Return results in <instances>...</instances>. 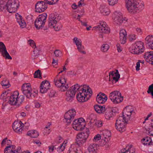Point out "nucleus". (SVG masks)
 Instances as JSON below:
<instances>
[{"mask_svg": "<svg viewBox=\"0 0 153 153\" xmlns=\"http://www.w3.org/2000/svg\"><path fill=\"white\" fill-rule=\"evenodd\" d=\"M146 132L149 133V135L150 136H153V128L151 126L150 128H148V130H146Z\"/></svg>", "mask_w": 153, "mask_h": 153, "instance_id": "obj_55", "label": "nucleus"}, {"mask_svg": "<svg viewBox=\"0 0 153 153\" xmlns=\"http://www.w3.org/2000/svg\"><path fill=\"white\" fill-rule=\"evenodd\" d=\"M144 58L147 62L153 65V51L146 52L144 55Z\"/></svg>", "mask_w": 153, "mask_h": 153, "instance_id": "obj_19", "label": "nucleus"}, {"mask_svg": "<svg viewBox=\"0 0 153 153\" xmlns=\"http://www.w3.org/2000/svg\"><path fill=\"white\" fill-rule=\"evenodd\" d=\"M115 77H113V80H115V82H117L120 78V74H119L118 70H116V72H114Z\"/></svg>", "mask_w": 153, "mask_h": 153, "instance_id": "obj_46", "label": "nucleus"}, {"mask_svg": "<svg viewBox=\"0 0 153 153\" xmlns=\"http://www.w3.org/2000/svg\"><path fill=\"white\" fill-rule=\"evenodd\" d=\"M126 6L130 13H134L142 10L144 7L143 4L139 3L136 0H126Z\"/></svg>", "mask_w": 153, "mask_h": 153, "instance_id": "obj_1", "label": "nucleus"}, {"mask_svg": "<svg viewBox=\"0 0 153 153\" xmlns=\"http://www.w3.org/2000/svg\"><path fill=\"white\" fill-rule=\"evenodd\" d=\"M35 25L36 28L38 30L42 29L44 26L45 24L42 22L41 20L36 19L35 21Z\"/></svg>", "mask_w": 153, "mask_h": 153, "instance_id": "obj_28", "label": "nucleus"}, {"mask_svg": "<svg viewBox=\"0 0 153 153\" xmlns=\"http://www.w3.org/2000/svg\"><path fill=\"white\" fill-rule=\"evenodd\" d=\"M109 140H110V139H106L103 138H102V139L101 141V143L102 146H103L106 145L107 147H108L109 145L108 143V142Z\"/></svg>", "mask_w": 153, "mask_h": 153, "instance_id": "obj_47", "label": "nucleus"}, {"mask_svg": "<svg viewBox=\"0 0 153 153\" xmlns=\"http://www.w3.org/2000/svg\"><path fill=\"white\" fill-rule=\"evenodd\" d=\"M102 136L101 134H97L94 136L93 139V140L94 141L96 142L100 140Z\"/></svg>", "mask_w": 153, "mask_h": 153, "instance_id": "obj_52", "label": "nucleus"}, {"mask_svg": "<svg viewBox=\"0 0 153 153\" xmlns=\"http://www.w3.org/2000/svg\"><path fill=\"white\" fill-rule=\"evenodd\" d=\"M101 13L104 15H107L110 13V10L107 7L104 6H101L100 8Z\"/></svg>", "mask_w": 153, "mask_h": 153, "instance_id": "obj_30", "label": "nucleus"}, {"mask_svg": "<svg viewBox=\"0 0 153 153\" xmlns=\"http://www.w3.org/2000/svg\"><path fill=\"white\" fill-rule=\"evenodd\" d=\"M131 149H124L121 150L120 153H133V152H131Z\"/></svg>", "mask_w": 153, "mask_h": 153, "instance_id": "obj_56", "label": "nucleus"}, {"mask_svg": "<svg viewBox=\"0 0 153 153\" xmlns=\"http://www.w3.org/2000/svg\"><path fill=\"white\" fill-rule=\"evenodd\" d=\"M63 71H61L57 75L56 77L54 79V81L55 85L59 88V90L61 91H66L69 87L68 84L66 83V80L65 78L61 77L59 79L57 78L58 75Z\"/></svg>", "mask_w": 153, "mask_h": 153, "instance_id": "obj_3", "label": "nucleus"}, {"mask_svg": "<svg viewBox=\"0 0 153 153\" xmlns=\"http://www.w3.org/2000/svg\"><path fill=\"white\" fill-rule=\"evenodd\" d=\"M61 17L59 14H54L50 15L49 16L48 21V27L52 28L56 26V24L60 20Z\"/></svg>", "mask_w": 153, "mask_h": 153, "instance_id": "obj_8", "label": "nucleus"}, {"mask_svg": "<svg viewBox=\"0 0 153 153\" xmlns=\"http://www.w3.org/2000/svg\"><path fill=\"white\" fill-rule=\"evenodd\" d=\"M76 112L74 109H71L66 112L64 115V118L66 122L70 124L74 120L76 115Z\"/></svg>", "mask_w": 153, "mask_h": 153, "instance_id": "obj_14", "label": "nucleus"}, {"mask_svg": "<svg viewBox=\"0 0 153 153\" xmlns=\"http://www.w3.org/2000/svg\"><path fill=\"white\" fill-rule=\"evenodd\" d=\"M28 42L30 45L33 48L36 47L35 43L32 40L30 39L28 40Z\"/></svg>", "mask_w": 153, "mask_h": 153, "instance_id": "obj_57", "label": "nucleus"}, {"mask_svg": "<svg viewBox=\"0 0 153 153\" xmlns=\"http://www.w3.org/2000/svg\"><path fill=\"white\" fill-rule=\"evenodd\" d=\"M56 91L54 90H52L49 94V96L50 97H53L55 96Z\"/></svg>", "mask_w": 153, "mask_h": 153, "instance_id": "obj_63", "label": "nucleus"}, {"mask_svg": "<svg viewBox=\"0 0 153 153\" xmlns=\"http://www.w3.org/2000/svg\"><path fill=\"white\" fill-rule=\"evenodd\" d=\"M98 105H94V108L96 111L99 114H104L105 112V107Z\"/></svg>", "mask_w": 153, "mask_h": 153, "instance_id": "obj_24", "label": "nucleus"}, {"mask_svg": "<svg viewBox=\"0 0 153 153\" xmlns=\"http://www.w3.org/2000/svg\"><path fill=\"white\" fill-rule=\"evenodd\" d=\"M107 96L105 97H102L100 95H97L96 97V100L97 102L100 104H103L106 102L107 100Z\"/></svg>", "mask_w": 153, "mask_h": 153, "instance_id": "obj_35", "label": "nucleus"}, {"mask_svg": "<svg viewBox=\"0 0 153 153\" xmlns=\"http://www.w3.org/2000/svg\"><path fill=\"white\" fill-rule=\"evenodd\" d=\"M25 124H23L21 121H15L13 123L12 127L13 130L15 132L20 134L22 133Z\"/></svg>", "mask_w": 153, "mask_h": 153, "instance_id": "obj_17", "label": "nucleus"}, {"mask_svg": "<svg viewBox=\"0 0 153 153\" xmlns=\"http://www.w3.org/2000/svg\"><path fill=\"white\" fill-rule=\"evenodd\" d=\"M80 91L85 90V92L88 94H92V91L91 88L89 87V86L84 85L83 86H80Z\"/></svg>", "mask_w": 153, "mask_h": 153, "instance_id": "obj_34", "label": "nucleus"}, {"mask_svg": "<svg viewBox=\"0 0 153 153\" xmlns=\"http://www.w3.org/2000/svg\"><path fill=\"white\" fill-rule=\"evenodd\" d=\"M62 25H58V24H56V26L54 27H52V28H54L56 31H58L59 30L62 28Z\"/></svg>", "mask_w": 153, "mask_h": 153, "instance_id": "obj_60", "label": "nucleus"}, {"mask_svg": "<svg viewBox=\"0 0 153 153\" xmlns=\"http://www.w3.org/2000/svg\"><path fill=\"white\" fill-rule=\"evenodd\" d=\"M40 49H38L36 47L34 48L33 51V53L32 57L33 59H34L35 58H38L39 56L40 55Z\"/></svg>", "mask_w": 153, "mask_h": 153, "instance_id": "obj_37", "label": "nucleus"}, {"mask_svg": "<svg viewBox=\"0 0 153 153\" xmlns=\"http://www.w3.org/2000/svg\"><path fill=\"white\" fill-rule=\"evenodd\" d=\"M108 1L109 5L113 6L117 3L118 0H108Z\"/></svg>", "mask_w": 153, "mask_h": 153, "instance_id": "obj_53", "label": "nucleus"}, {"mask_svg": "<svg viewBox=\"0 0 153 153\" xmlns=\"http://www.w3.org/2000/svg\"><path fill=\"white\" fill-rule=\"evenodd\" d=\"M85 90L80 91L76 95V98L79 102H84L87 101L91 97L92 94H88L85 92Z\"/></svg>", "mask_w": 153, "mask_h": 153, "instance_id": "obj_13", "label": "nucleus"}, {"mask_svg": "<svg viewBox=\"0 0 153 153\" xmlns=\"http://www.w3.org/2000/svg\"><path fill=\"white\" fill-rule=\"evenodd\" d=\"M93 28L94 30L97 29L101 33L108 34L110 32L109 28L106 26V24L105 22H101L99 25L93 27Z\"/></svg>", "mask_w": 153, "mask_h": 153, "instance_id": "obj_16", "label": "nucleus"}, {"mask_svg": "<svg viewBox=\"0 0 153 153\" xmlns=\"http://www.w3.org/2000/svg\"><path fill=\"white\" fill-rule=\"evenodd\" d=\"M147 92L149 94H150L152 96V98H153V84L149 85Z\"/></svg>", "mask_w": 153, "mask_h": 153, "instance_id": "obj_48", "label": "nucleus"}, {"mask_svg": "<svg viewBox=\"0 0 153 153\" xmlns=\"http://www.w3.org/2000/svg\"><path fill=\"white\" fill-rule=\"evenodd\" d=\"M80 90V86L78 84H76L71 87L70 89L68 91H70L72 93H74L75 94L77 91L79 92Z\"/></svg>", "mask_w": 153, "mask_h": 153, "instance_id": "obj_32", "label": "nucleus"}, {"mask_svg": "<svg viewBox=\"0 0 153 153\" xmlns=\"http://www.w3.org/2000/svg\"><path fill=\"white\" fill-rule=\"evenodd\" d=\"M104 116L106 119L110 120L112 119L114 116L113 111L110 109H105Z\"/></svg>", "mask_w": 153, "mask_h": 153, "instance_id": "obj_22", "label": "nucleus"}, {"mask_svg": "<svg viewBox=\"0 0 153 153\" xmlns=\"http://www.w3.org/2000/svg\"><path fill=\"white\" fill-rule=\"evenodd\" d=\"M109 46L107 44H104L101 47V50L102 51L105 52H107L109 48Z\"/></svg>", "mask_w": 153, "mask_h": 153, "instance_id": "obj_44", "label": "nucleus"}, {"mask_svg": "<svg viewBox=\"0 0 153 153\" xmlns=\"http://www.w3.org/2000/svg\"><path fill=\"white\" fill-rule=\"evenodd\" d=\"M38 1L35 4L36 11L38 13L44 12L47 8V4L49 5L56 4L58 0H44Z\"/></svg>", "mask_w": 153, "mask_h": 153, "instance_id": "obj_2", "label": "nucleus"}, {"mask_svg": "<svg viewBox=\"0 0 153 153\" xmlns=\"http://www.w3.org/2000/svg\"><path fill=\"white\" fill-rule=\"evenodd\" d=\"M34 76L35 78L42 79V77L40 70L38 69L36 71L34 74Z\"/></svg>", "mask_w": 153, "mask_h": 153, "instance_id": "obj_45", "label": "nucleus"}, {"mask_svg": "<svg viewBox=\"0 0 153 153\" xmlns=\"http://www.w3.org/2000/svg\"><path fill=\"white\" fill-rule=\"evenodd\" d=\"M113 19L114 23L118 25H121L122 23H125L127 20L126 18L123 19L121 13L116 11L114 13Z\"/></svg>", "mask_w": 153, "mask_h": 153, "instance_id": "obj_12", "label": "nucleus"}, {"mask_svg": "<svg viewBox=\"0 0 153 153\" xmlns=\"http://www.w3.org/2000/svg\"><path fill=\"white\" fill-rule=\"evenodd\" d=\"M142 142L144 145H152V143L151 139L149 137L144 138L142 140Z\"/></svg>", "mask_w": 153, "mask_h": 153, "instance_id": "obj_33", "label": "nucleus"}, {"mask_svg": "<svg viewBox=\"0 0 153 153\" xmlns=\"http://www.w3.org/2000/svg\"><path fill=\"white\" fill-rule=\"evenodd\" d=\"M27 135L32 138H36L39 136V133L36 130H32L28 131Z\"/></svg>", "mask_w": 153, "mask_h": 153, "instance_id": "obj_31", "label": "nucleus"}, {"mask_svg": "<svg viewBox=\"0 0 153 153\" xmlns=\"http://www.w3.org/2000/svg\"><path fill=\"white\" fill-rule=\"evenodd\" d=\"M76 145H71V147L68 151V153H81L80 150H78Z\"/></svg>", "mask_w": 153, "mask_h": 153, "instance_id": "obj_29", "label": "nucleus"}, {"mask_svg": "<svg viewBox=\"0 0 153 153\" xmlns=\"http://www.w3.org/2000/svg\"><path fill=\"white\" fill-rule=\"evenodd\" d=\"M22 90L23 94L25 95L28 98H30L33 96L34 97L30 85V84L25 83L22 86Z\"/></svg>", "mask_w": 153, "mask_h": 153, "instance_id": "obj_11", "label": "nucleus"}, {"mask_svg": "<svg viewBox=\"0 0 153 153\" xmlns=\"http://www.w3.org/2000/svg\"><path fill=\"white\" fill-rule=\"evenodd\" d=\"M144 50L143 43L140 41L136 42L132 49L134 54H140L144 52Z\"/></svg>", "mask_w": 153, "mask_h": 153, "instance_id": "obj_15", "label": "nucleus"}, {"mask_svg": "<svg viewBox=\"0 0 153 153\" xmlns=\"http://www.w3.org/2000/svg\"><path fill=\"white\" fill-rule=\"evenodd\" d=\"M134 110V109L133 107L131 106H127L122 113L123 116L120 117H123L124 120H125L128 122L130 119L131 115L132 114L134 115L135 114V112Z\"/></svg>", "mask_w": 153, "mask_h": 153, "instance_id": "obj_9", "label": "nucleus"}, {"mask_svg": "<svg viewBox=\"0 0 153 153\" xmlns=\"http://www.w3.org/2000/svg\"><path fill=\"white\" fill-rule=\"evenodd\" d=\"M65 148V146H63V144H62L57 148V151L59 152H62L64 150Z\"/></svg>", "mask_w": 153, "mask_h": 153, "instance_id": "obj_58", "label": "nucleus"}, {"mask_svg": "<svg viewBox=\"0 0 153 153\" xmlns=\"http://www.w3.org/2000/svg\"><path fill=\"white\" fill-rule=\"evenodd\" d=\"M128 39L131 42L134 41L136 39V35L134 34L129 35L128 36Z\"/></svg>", "mask_w": 153, "mask_h": 153, "instance_id": "obj_54", "label": "nucleus"}, {"mask_svg": "<svg viewBox=\"0 0 153 153\" xmlns=\"http://www.w3.org/2000/svg\"><path fill=\"white\" fill-rule=\"evenodd\" d=\"M6 2L3 0H0V11L6 8Z\"/></svg>", "mask_w": 153, "mask_h": 153, "instance_id": "obj_50", "label": "nucleus"}, {"mask_svg": "<svg viewBox=\"0 0 153 153\" xmlns=\"http://www.w3.org/2000/svg\"><path fill=\"white\" fill-rule=\"evenodd\" d=\"M95 124L98 127H101L102 126L103 122L101 120L97 121Z\"/></svg>", "mask_w": 153, "mask_h": 153, "instance_id": "obj_59", "label": "nucleus"}, {"mask_svg": "<svg viewBox=\"0 0 153 153\" xmlns=\"http://www.w3.org/2000/svg\"><path fill=\"white\" fill-rule=\"evenodd\" d=\"M49 89H48L47 88H44L42 86H40V92L42 94H45L46 93Z\"/></svg>", "mask_w": 153, "mask_h": 153, "instance_id": "obj_51", "label": "nucleus"}, {"mask_svg": "<svg viewBox=\"0 0 153 153\" xmlns=\"http://www.w3.org/2000/svg\"><path fill=\"white\" fill-rule=\"evenodd\" d=\"M78 51L81 53L84 54H86V52L84 51L85 47L82 45L77 46Z\"/></svg>", "mask_w": 153, "mask_h": 153, "instance_id": "obj_42", "label": "nucleus"}, {"mask_svg": "<svg viewBox=\"0 0 153 153\" xmlns=\"http://www.w3.org/2000/svg\"><path fill=\"white\" fill-rule=\"evenodd\" d=\"M75 94L72 93L70 91H67L66 93V101L69 102H72L75 96Z\"/></svg>", "mask_w": 153, "mask_h": 153, "instance_id": "obj_26", "label": "nucleus"}, {"mask_svg": "<svg viewBox=\"0 0 153 153\" xmlns=\"http://www.w3.org/2000/svg\"><path fill=\"white\" fill-rule=\"evenodd\" d=\"M89 135L87 132H82L78 134L76 139V143L79 146H81L86 141Z\"/></svg>", "mask_w": 153, "mask_h": 153, "instance_id": "obj_10", "label": "nucleus"}, {"mask_svg": "<svg viewBox=\"0 0 153 153\" xmlns=\"http://www.w3.org/2000/svg\"><path fill=\"white\" fill-rule=\"evenodd\" d=\"M40 86L45 88H47L48 89H50V83L48 81L46 80L42 81L41 83Z\"/></svg>", "mask_w": 153, "mask_h": 153, "instance_id": "obj_41", "label": "nucleus"}, {"mask_svg": "<svg viewBox=\"0 0 153 153\" xmlns=\"http://www.w3.org/2000/svg\"><path fill=\"white\" fill-rule=\"evenodd\" d=\"M19 94V93L17 91L13 93L12 95L10 97L8 101L10 104L12 105H16L17 102L16 98H17V96H18Z\"/></svg>", "mask_w": 153, "mask_h": 153, "instance_id": "obj_20", "label": "nucleus"}, {"mask_svg": "<svg viewBox=\"0 0 153 153\" xmlns=\"http://www.w3.org/2000/svg\"><path fill=\"white\" fill-rule=\"evenodd\" d=\"M1 84L3 87L5 88H8L10 86V85L8 80L5 79L1 82Z\"/></svg>", "mask_w": 153, "mask_h": 153, "instance_id": "obj_39", "label": "nucleus"}, {"mask_svg": "<svg viewBox=\"0 0 153 153\" xmlns=\"http://www.w3.org/2000/svg\"><path fill=\"white\" fill-rule=\"evenodd\" d=\"M19 18H17V21L21 28H24L26 27V24L25 21L22 19V17L19 16Z\"/></svg>", "mask_w": 153, "mask_h": 153, "instance_id": "obj_36", "label": "nucleus"}, {"mask_svg": "<svg viewBox=\"0 0 153 153\" xmlns=\"http://www.w3.org/2000/svg\"><path fill=\"white\" fill-rule=\"evenodd\" d=\"M0 52L2 56L6 59H12V57L10 56L7 51L6 48L4 44L0 42Z\"/></svg>", "mask_w": 153, "mask_h": 153, "instance_id": "obj_18", "label": "nucleus"}, {"mask_svg": "<svg viewBox=\"0 0 153 153\" xmlns=\"http://www.w3.org/2000/svg\"><path fill=\"white\" fill-rule=\"evenodd\" d=\"M19 3L16 0H8L6 5V9L10 13L15 12L19 8Z\"/></svg>", "mask_w": 153, "mask_h": 153, "instance_id": "obj_4", "label": "nucleus"}, {"mask_svg": "<svg viewBox=\"0 0 153 153\" xmlns=\"http://www.w3.org/2000/svg\"><path fill=\"white\" fill-rule=\"evenodd\" d=\"M11 143V141L9 140H7V138L6 137L2 140L1 144L2 146H3L5 144L10 145Z\"/></svg>", "mask_w": 153, "mask_h": 153, "instance_id": "obj_43", "label": "nucleus"}, {"mask_svg": "<svg viewBox=\"0 0 153 153\" xmlns=\"http://www.w3.org/2000/svg\"><path fill=\"white\" fill-rule=\"evenodd\" d=\"M16 99L17 102L16 105H19L24 101V98L23 95H20L19 97L17 96V98H16Z\"/></svg>", "mask_w": 153, "mask_h": 153, "instance_id": "obj_40", "label": "nucleus"}, {"mask_svg": "<svg viewBox=\"0 0 153 153\" xmlns=\"http://www.w3.org/2000/svg\"><path fill=\"white\" fill-rule=\"evenodd\" d=\"M127 33L125 29H122L120 32V41L122 44H124L126 42Z\"/></svg>", "mask_w": 153, "mask_h": 153, "instance_id": "obj_21", "label": "nucleus"}, {"mask_svg": "<svg viewBox=\"0 0 153 153\" xmlns=\"http://www.w3.org/2000/svg\"><path fill=\"white\" fill-rule=\"evenodd\" d=\"M67 75L68 76H74L76 75V73L74 71H70L68 72Z\"/></svg>", "mask_w": 153, "mask_h": 153, "instance_id": "obj_64", "label": "nucleus"}, {"mask_svg": "<svg viewBox=\"0 0 153 153\" xmlns=\"http://www.w3.org/2000/svg\"><path fill=\"white\" fill-rule=\"evenodd\" d=\"M102 136V138H104L107 139H109V138L111 136V133L110 131L107 130H103L100 132Z\"/></svg>", "mask_w": 153, "mask_h": 153, "instance_id": "obj_27", "label": "nucleus"}, {"mask_svg": "<svg viewBox=\"0 0 153 153\" xmlns=\"http://www.w3.org/2000/svg\"><path fill=\"white\" fill-rule=\"evenodd\" d=\"M73 41L76 44V46L82 45L81 39H78L77 37H74L73 39Z\"/></svg>", "mask_w": 153, "mask_h": 153, "instance_id": "obj_49", "label": "nucleus"}, {"mask_svg": "<svg viewBox=\"0 0 153 153\" xmlns=\"http://www.w3.org/2000/svg\"><path fill=\"white\" fill-rule=\"evenodd\" d=\"M97 145L95 143H92L90 144L88 148L89 152L90 153H97Z\"/></svg>", "mask_w": 153, "mask_h": 153, "instance_id": "obj_25", "label": "nucleus"}, {"mask_svg": "<svg viewBox=\"0 0 153 153\" xmlns=\"http://www.w3.org/2000/svg\"><path fill=\"white\" fill-rule=\"evenodd\" d=\"M54 53L56 57H58L61 54V52L59 50H56L54 51Z\"/></svg>", "mask_w": 153, "mask_h": 153, "instance_id": "obj_61", "label": "nucleus"}, {"mask_svg": "<svg viewBox=\"0 0 153 153\" xmlns=\"http://www.w3.org/2000/svg\"><path fill=\"white\" fill-rule=\"evenodd\" d=\"M47 16V14L44 13L41 15H39L36 19L41 20V21H42V22L45 24L46 21Z\"/></svg>", "mask_w": 153, "mask_h": 153, "instance_id": "obj_38", "label": "nucleus"}, {"mask_svg": "<svg viewBox=\"0 0 153 153\" xmlns=\"http://www.w3.org/2000/svg\"><path fill=\"white\" fill-rule=\"evenodd\" d=\"M9 148H10V149H11V150H13V151H14V150H15V149H16V146H15L14 145H10L9 146H7L6 148H5V150L6 151H7V149H8Z\"/></svg>", "mask_w": 153, "mask_h": 153, "instance_id": "obj_62", "label": "nucleus"}, {"mask_svg": "<svg viewBox=\"0 0 153 153\" xmlns=\"http://www.w3.org/2000/svg\"><path fill=\"white\" fill-rule=\"evenodd\" d=\"M146 43L147 44L149 47L153 50V36L149 35L145 38Z\"/></svg>", "mask_w": 153, "mask_h": 153, "instance_id": "obj_23", "label": "nucleus"}, {"mask_svg": "<svg viewBox=\"0 0 153 153\" xmlns=\"http://www.w3.org/2000/svg\"><path fill=\"white\" fill-rule=\"evenodd\" d=\"M73 128L77 131L83 129L85 126L84 120L82 118L74 120L72 124Z\"/></svg>", "mask_w": 153, "mask_h": 153, "instance_id": "obj_6", "label": "nucleus"}, {"mask_svg": "<svg viewBox=\"0 0 153 153\" xmlns=\"http://www.w3.org/2000/svg\"><path fill=\"white\" fill-rule=\"evenodd\" d=\"M127 122L123 117H119L115 124L116 129L120 132L124 131L125 130V123Z\"/></svg>", "mask_w": 153, "mask_h": 153, "instance_id": "obj_7", "label": "nucleus"}, {"mask_svg": "<svg viewBox=\"0 0 153 153\" xmlns=\"http://www.w3.org/2000/svg\"><path fill=\"white\" fill-rule=\"evenodd\" d=\"M109 98L114 104H116L120 102L123 100L121 93L119 91H115L111 92L109 95Z\"/></svg>", "mask_w": 153, "mask_h": 153, "instance_id": "obj_5", "label": "nucleus"}]
</instances>
